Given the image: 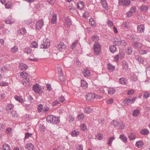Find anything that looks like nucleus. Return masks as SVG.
Segmentation results:
<instances>
[{
  "mask_svg": "<svg viewBox=\"0 0 150 150\" xmlns=\"http://www.w3.org/2000/svg\"><path fill=\"white\" fill-rule=\"evenodd\" d=\"M47 122L53 124H57L59 122L60 120L58 117L53 115H50L47 116L46 118Z\"/></svg>",
  "mask_w": 150,
  "mask_h": 150,
  "instance_id": "1",
  "label": "nucleus"
},
{
  "mask_svg": "<svg viewBox=\"0 0 150 150\" xmlns=\"http://www.w3.org/2000/svg\"><path fill=\"white\" fill-rule=\"evenodd\" d=\"M94 53L97 55L100 54L101 53V46L100 43L98 42H95L93 47Z\"/></svg>",
  "mask_w": 150,
  "mask_h": 150,
  "instance_id": "2",
  "label": "nucleus"
},
{
  "mask_svg": "<svg viewBox=\"0 0 150 150\" xmlns=\"http://www.w3.org/2000/svg\"><path fill=\"white\" fill-rule=\"evenodd\" d=\"M114 44L117 46L123 45L124 46L126 45L127 43L125 40H122L121 38L117 37L115 38L114 39Z\"/></svg>",
  "mask_w": 150,
  "mask_h": 150,
  "instance_id": "3",
  "label": "nucleus"
},
{
  "mask_svg": "<svg viewBox=\"0 0 150 150\" xmlns=\"http://www.w3.org/2000/svg\"><path fill=\"white\" fill-rule=\"evenodd\" d=\"M56 47L57 50L60 51H63L66 48V46L64 43L62 42H60L56 45Z\"/></svg>",
  "mask_w": 150,
  "mask_h": 150,
  "instance_id": "4",
  "label": "nucleus"
},
{
  "mask_svg": "<svg viewBox=\"0 0 150 150\" xmlns=\"http://www.w3.org/2000/svg\"><path fill=\"white\" fill-rule=\"evenodd\" d=\"M33 90L35 93L39 94H40L42 92L41 88L38 84H36L33 86Z\"/></svg>",
  "mask_w": 150,
  "mask_h": 150,
  "instance_id": "5",
  "label": "nucleus"
},
{
  "mask_svg": "<svg viewBox=\"0 0 150 150\" xmlns=\"http://www.w3.org/2000/svg\"><path fill=\"white\" fill-rule=\"evenodd\" d=\"M50 40L48 39L44 40L43 43H42L41 45V47L42 48H48L50 46Z\"/></svg>",
  "mask_w": 150,
  "mask_h": 150,
  "instance_id": "6",
  "label": "nucleus"
},
{
  "mask_svg": "<svg viewBox=\"0 0 150 150\" xmlns=\"http://www.w3.org/2000/svg\"><path fill=\"white\" fill-rule=\"evenodd\" d=\"M119 5L125 7L128 6L131 3V1L129 0H120L119 1Z\"/></svg>",
  "mask_w": 150,
  "mask_h": 150,
  "instance_id": "7",
  "label": "nucleus"
},
{
  "mask_svg": "<svg viewBox=\"0 0 150 150\" xmlns=\"http://www.w3.org/2000/svg\"><path fill=\"white\" fill-rule=\"evenodd\" d=\"M44 25V21L42 19H40L38 20L36 24V28L37 30H39L41 29Z\"/></svg>",
  "mask_w": 150,
  "mask_h": 150,
  "instance_id": "8",
  "label": "nucleus"
},
{
  "mask_svg": "<svg viewBox=\"0 0 150 150\" xmlns=\"http://www.w3.org/2000/svg\"><path fill=\"white\" fill-rule=\"evenodd\" d=\"M149 48V47H146L142 49H140L138 50V51L140 54H146L147 53Z\"/></svg>",
  "mask_w": 150,
  "mask_h": 150,
  "instance_id": "9",
  "label": "nucleus"
},
{
  "mask_svg": "<svg viewBox=\"0 0 150 150\" xmlns=\"http://www.w3.org/2000/svg\"><path fill=\"white\" fill-rule=\"evenodd\" d=\"M136 99V97H134L132 99H130L129 98H127L125 99L124 101L125 103L128 105H130L131 104L133 103Z\"/></svg>",
  "mask_w": 150,
  "mask_h": 150,
  "instance_id": "10",
  "label": "nucleus"
},
{
  "mask_svg": "<svg viewBox=\"0 0 150 150\" xmlns=\"http://www.w3.org/2000/svg\"><path fill=\"white\" fill-rule=\"evenodd\" d=\"M95 95L93 93H90L86 96V99L90 101L95 98Z\"/></svg>",
  "mask_w": 150,
  "mask_h": 150,
  "instance_id": "11",
  "label": "nucleus"
},
{
  "mask_svg": "<svg viewBox=\"0 0 150 150\" xmlns=\"http://www.w3.org/2000/svg\"><path fill=\"white\" fill-rule=\"evenodd\" d=\"M5 21L6 24H11L15 22V20L13 19L12 18L11 16H10V17L6 18Z\"/></svg>",
  "mask_w": 150,
  "mask_h": 150,
  "instance_id": "12",
  "label": "nucleus"
},
{
  "mask_svg": "<svg viewBox=\"0 0 150 150\" xmlns=\"http://www.w3.org/2000/svg\"><path fill=\"white\" fill-rule=\"evenodd\" d=\"M25 147L28 150H34L35 149L34 145L31 143L27 144L25 145Z\"/></svg>",
  "mask_w": 150,
  "mask_h": 150,
  "instance_id": "13",
  "label": "nucleus"
},
{
  "mask_svg": "<svg viewBox=\"0 0 150 150\" xmlns=\"http://www.w3.org/2000/svg\"><path fill=\"white\" fill-rule=\"evenodd\" d=\"M57 69L59 76L60 77V80L62 81H64L65 80V79L64 78H62V80H61V77L63 75V73L62 72L61 67L60 66H58V67Z\"/></svg>",
  "mask_w": 150,
  "mask_h": 150,
  "instance_id": "14",
  "label": "nucleus"
},
{
  "mask_svg": "<svg viewBox=\"0 0 150 150\" xmlns=\"http://www.w3.org/2000/svg\"><path fill=\"white\" fill-rule=\"evenodd\" d=\"M144 25H139L137 27V31L140 33L143 32L144 31Z\"/></svg>",
  "mask_w": 150,
  "mask_h": 150,
  "instance_id": "15",
  "label": "nucleus"
},
{
  "mask_svg": "<svg viewBox=\"0 0 150 150\" xmlns=\"http://www.w3.org/2000/svg\"><path fill=\"white\" fill-rule=\"evenodd\" d=\"M133 45L134 48L137 49L138 50L141 49L142 47V44L140 42H134Z\"/></svg>",
  "mask_w": 150,
  "mask_h": 150,
  "instance_id": "16",
  "label": "nucleus"
},
{
  "mask_svg": "<svg viewBox=\"0 0 150 150\" xmlns=\"http://www.w3.org/2000/svg\"><path fill=\"white\" fill-rule=\"evenodd\" d=\"M101 4L103 7L106 10L108 9V6L106 0H101Z\"/></svg>",
  "mask_w": 150,
  "mask_h": 150,
  "instance_id": "17",
  "label": "nucleus"
},
{
  "mask_svg": "<svg viewBox=\"0 0 150 150\" xmlns=\"http://www.w3.org/2000/svg\"><path fill=\"white\" fill-rule=\"evenodd\" d=\"M81 86L84 89H86L88 88V83L86 81L84 80H81Z\"/></svg>",
  "mask_w": 150,
  "mask_h": 150,
  "instance_id": "18",
  "label": "nucleus"
},
{
  "mask_svg": "<svg viewBox=\"0 0 150 150\" xmlns=\"http://www.w3.org/2000/svg\"><path fill=\"white\" fill-rule=\"evenodd\" d=\"M122 67L124 69L126 70L128 69V65L127 62L125 60H123L122 62Z\"/></svg>",
  "mask_w": 150,
  "mask_h": 150,
  "instance_id": "19",
  "label": "nucleus"
},
{
  "mask_svg": "<svg viewBox=\"0 0 150 150\" xmlns=\"http://www.w3.org/2000/svg\"><path fill=\"white\" fill-rule=\"evenodd\" d=\"M83 74L85 77H88L90 74V72L89 70L86 69L83 71Z\"/></svg>",
  "mask_w": 150,
  "mask_h": 150,
  "instance_id": "20",
  "label": "nucleus"
},
{
  "mask_svg": "<svg viewBox=\"0 0 150 150\" xmlns=\"http://www.w3.org/2000/svg\"><path fill=\"white\" fill-rule=\"evenodd\" d=\"M119 138L125 143L127 142V138L124 134H122L120 136Z\"/></svg>",
  "mask_w": 150,
  "mask_h": 150,
  "instance_id": "21",
  "label": "nucleus"
},
{
  "mask_svg": "<svg viewBox=\"0 0 150 150\" xmlns=\"http://www.w3.org/2000/svg\"><path fill=\"white\" fill-rule=\"evenodd\" d=\"M57 16L56 14L54 13L51 19L52 23L53 24L56 23L57 21Z\"/></svg>",
  "mask_w": 150,
  "mask_h": 150,
  "instance_id": "22",
  "label": "nucleus"
},
{
  "mask_svg": "<svg viewBox=\"0 0 150 150\" xmlns=\"http://www.w3.org/2000/svg\"><path fill=\"white\" fill-rule=\"evenodd\" d=\"M120 83L122 85H126L127 83V80L124 78H121L119 79Z\"/></svg>",
  "mask_w": 150,
  "mask_h": 150,
  "instance_id": "23",
  "label": "nucleus"
},
{
  "mask_svg": "<svg viewBox=\"0 0 150 150\" xmlns=\"http://www.w3.org/2000/svg\"><path fill=\"white\" fill-rule=\"evenodd\" d=\"M122 27L126 29H129L130 28L129 23V22L124 21L122 24Z\"/></svg>",
  "mask_w": 150,
  "mask_h": 150,
  "instance_id": "24",
  "label": "nucleus"
},
{
  "mask_svg": "<svg viewBox=\"0 0 150 150\" xmlns=\"http://www.w3.org/2000/svg\"><path fill=\"white\" fill-rule=\"evenodd\" d=\"M79 132L77 130H73L71 133V136L73 137L79 135Z\"/></svg>",
  "mask_w": 150,
  "mask_h": 150,
  "instance_id": "25",
  "label": "nucleus"
},
{
  "mask_svg": "<svg viewBox=\"0 0 150 150\" xmlns=\"http://www.w3.org/2000/svg\"><path fill=\"white\" fill-rule=\"evenodd\" d=\"M27 67L26 64L22 63L20 64L19 68L21 70H25L27 69Z\"/></svg>",
  "mask_w": 150,
  "mask_h": 150,
  "instance_id": "26",
  "label": "nucleus"
},
{
  "mask_svg": "<svg viewBox=\"0 0 150 150\" xmlns=\"http://www.w3.org/2000/svg\"><path fill=\"white\" fill-rule=\"evenodd\" d=\"M108 69L110 71H112L115 70V67L111 64H108L107 65Z\"/></svg>",
  "mask_w": 150,
  "mask_h": 150,
  "instance_id": "27",
  "label": "nucleus"
},
{
  "mask_svg": "<svg viewBox=\"0 0 150 150\" xmlns=\"http://www.w3.org/2000/svg\"><path fill=\"white\" fill-rule=\"evenodd\" d=\"M2 150H11V149L9 145L5 143L3 145Z\"/></svg>",
  "mask_w": 150,
  "mask_h": 150,
  "instance_id": "28",
  "label": "nucleus"
},
{
  "mask_svg": "<svg viewBox=\"0 0 150 150\" xmlns=\"http://www.w3.org/2000/svg\"><path fill=\"white\" fill-rule=\"evenodd\" d=\"M84 3L82 1H79L77 5V7L78 9L80 10L82 9L84 7Z\"/></svg>",
  "mask_w": 150,
  "mask_h": 150,
  "instance_id": "29",
  "label": "nucleus"
},
{
  "mask_svg": "<svg viewBox=\"0 0 150 150\" xmlns=\"http://www.w3.org/2000/svg\"><path fill=\"white\" fill-rule=\"evenodd\" d=\"M14 98L16 100L18 101L21 103H23L24 102V101L21 96H15Z\"/></svg>",
  "mask_w": 150,
  "mask_h": 150,
  "instance_id": "30",
  "label": "nucleus"
},
{
  "mask_svg": "<svg viewBox=\"0 0 150 150\" xmlns=\"http://www.w3.org/2000/svg\"><path fill=\"white\" fill-rule=\"evenodd\" d=\"M92 40L95 42H98L99 40V37L97 35H95L93 36L91 38Z\"/></svg>",
  "mask_w": 150,
  "mask_h": 150,
  "instance_id": "31",
  "label": "nucleus"
},
{
  "mask_svg": "<svg viewBox=\"0 0 150 150\" xmlns=\"http://www.w3.org/2000/svg\"><path fill=\"white\" fill-rule=\"evenodd\" d=\"M135 58L141 64L144 63V60L143 58L139 55H136Z\"/></svg>",
  "mask_w": 150,
  "mask_h": 150,
  "instance_id": "32",
  "label": "nucleus"
},
{
  "mask_svg": "<svg viewBox=\"0 0 150 150\" xmlns=\"http://www.w3.org/2000/svg\"><path fill=\"white\" fill-rule=\"evenodd\" d=\"M116 91L115 89L114 88L110 87L108 90V93L110 94H113Z\"/></svg>",
  "mask_w": 150,
  "mask_h": 150,
  "instance_id": "33",
  "label": "nucleus"
},
{
  "mask_svg": "<svg viewBox=\"0 0 150 150\" xmlns=\"http://www.w3.org/2000/svg\"><path fill=\"white\" fill-rule=\"evenodd\" d=\"M84 112L86 114H90L93 112V110L92 108L87 107L85 108Z\"/></svg>",
  "mask_w": 150,
  "mask_h": 150,
  "instance_id": "34",
  "label": "nucleus"
},
{
  "mask_svg": "<svg viewBox=\"0 0 150 150\" xmlns=\"http://www.w3.org/2000/svg\"><path fill=\"white\" fill-rule=\"evenodd\" d=\"M65 22L66 25L68 27H69L71 25V21L68 17H67L66 19Z\"/></svg>",
  "mask_w": 150,
  "mask_h": 150,
  "instance_id": "35",
  "label": "nucleus"
},
{
  "mask_svg": "<svg viewBox=\"0 0 150 150\" xmlns=\"http://www.w3.org/2000/svg\"><path fill=\"white\" fill-rule=\"evenodd\" d=\"M14 106L12 104H8L6 107V109L7 110L9 111L13 108Z\"/></svg>",
  "mask_w": 150,
  "mask_h": 150,
  "instance_id": "36",
  "label": "nucleus"
},
{
  "mask_svg": "<svg viewBox=\"0 0 150 150\" xmlns=\"http://www.w3.org/2000/svg\"><path fill=\"white\" fill-rule=\"evenodd\" d=\"M110 51L114 53L117 50V49L115 45L111 46L109 48Z\"/></svg>",
  "mask_w": 150,
  "mask_h": 150,
  "instance_id": "37",
  "label": "nucleus"
},
{
  "mask_svg": "<svg viewBox=\"0 0 150 150\" xmlns=\"http://www.w3.org/2000/svg\"><path fill=\"white\" fill-rule=\"evenodd\" d=\"M144 143L142 141H138L136 144V146L138 147H141L144 145Z\"/></svg>",
  "mask_w": 150,
  "mask_h": 150,
  "instance_id": "38",
  "label": "nucleus"
},
{
  "mask_svg": "<svg viewBox=\"0 0 150 150\" xmlns=\"http://www.w3.org/2000/svg\"><path fill=\"white\" fill-rule=\"evenodd\" d=\"M140 111L138 109H136L134 110L133 112L132 115L134 117L137 116L139 114Z\"/></svg>",
  "mask_w": 150,
  "mask_h": 150,
  "instance_id": "39",
  "label": "nucleus"
},
{
  "mask_svg": "<svg viewBox=\"0 0 150 150\" xmlns=\"http://www.w3.org/2000/svg\"><path fill=\"white\" fill-rule=\"evenodd\" d=\"M143 135H147L149 133V131L146 129H143L140 132Z\"/></svg>",
  "mask_w": 150,
  "mask_h": 150,
  "instance_id": "40",
  "label": "nucleus"
},
{
  "mask_svg": "<svg viewBox=\"0 0 150 150\" xmlns=\"http://www.w3.org/2000/svg\"><path fill=\"white\" fill-rule=\"evenodd\" d=\"M119 125L117 126L120 129H123L125 128V125H123L122 122H119Z\"/></svg>",
  "mask_w": 150,
  "mask_h": 150,
  "instance_id": "41",
  "label": "nucleus"
},
{
  "mask_svg": "<svg viewBox=\"0 0 150 150\" xmlns=\"http://www.w3.org/2000/svg\"><path fill=\"white\" fill-rule=\"evenodd\" d=\"M118 55L120 57V59H123L125 57V53L124 52L122 51H120Z\"/></svg>",
  "mask_w": 150,
  "mask_h": 150,
  "instance_id": "42",
  "label": "nucleus"
},
{
  "mask_svg": "<svg viewBox=\"0 0 150 150\" xmlns=\"http://www.w3.org/2000/svg\"><path fill=\"white\" fill-rule=\"evenodd\" d=\"M115 139V137H110L108 140V144L109 146L111 145L113 141Z\"/></svg>",
  "mask_w": 150,
  "mask_h": 150,
  "instance_id": "43",
  "label": "nucleus"
},
{
  "mask_svg": "<svg viewBox=\"0 0 150 150\" xmlns=\"http://www.w3.org/2000/svg\"><path fill=\"white\" fill-rule=\"evenodd\" d=\"M32 50L31 48L27 47L24 50V52L28 54L31 53Z\"/></svg>",
  "mask_w": 150,
  "mask_h": 150,
  "instance_id": "44",
  "label": "nucleus"
},
{
  "mask_svg": "<svg viewBox=\"0 0 150 150\" xmlns=\"http://www.w3.org/2000/svg\"><path fill=\"white\" fill-rule=\"evenodd\" d=\"M18 33L19 34H20L21 35H24L26 33V30L25 29L21 28L18 31Z\"/></svg>",
  "mask_w": 150,
  "mask_h": 150,
  "instance_id": "45",
  "label": "nucleus"
},
{
  "mask_svg": "<svg viewBox=\"0 0 150 150\" xmlns=\"http://www.w3.org/2000/svg\"><path fill=\"white\" fill-rule=\"evenodd\" d=\"M78 42V40L75 41L72 44L70 47V48L71 50H73L74 48L76 46V45L77 44Z\"/></svg>",
  "mask_w": 150,
  "mask_h": 150,
  "instance_id": "46",
  "label": "nucleus"
},
{
  "mask_svg": "<svg viewBox=\"0 0 150 150\" xmlns=\"http://www.w3.org/2000/svg\"><path fill=\"white\" fill-rule=\"evenodd\" d=\"M39 129L40 131L44 132L46 130V127L43 125H40L39 126Z\"/></svg>",
  "mask_w": 150,
  "mask_h": 150,
  "instance_id": "47",
  "label": "nucleus"
},
{
  "mask_svg": "<svg viewBox=\"0 0 150 150\" xmlns=\"http://www.w3.org/2000/svg\"><path fill=\"white\" fill-rule=\"evenodd\" d=\"M31 45L32 47L35 48H37L38 45V43L35 41L32 42Z\"/></svg>",
  "mask_w": 150,
  "mask_h": 150,
  "instance_id": "48",
  "label": "nucleus"
},
{
  "mask_svg": "<svg viewBox=\"0 0 150 150\" xmlns=\"http://www.w3.org/2000/svg\"><path fill=\"white\" fill-rule=\"evenodd\" d=\"M21 76H22V77L25 79L28 78V74L26 72H25V73L23 72H22L21 73Z\"/></svg>",
  "mask_w": 150,
  "mask_h": 150,
  "instance_id": "49",
  "label": "nucleus"
},
{
  "mask_svg": "<svg viewBox=\"0 0 150 150\" xmlns=\"http://www.w3.org/2000/svg\"><path fill=\"white\" fill-rule=\"evenodd\" d=\"M113 101L114 99L112 98H110L106 101V103L108 104H111L113 103Z\"/></svg>",
  "mask_w": 150,
  "mask_h": 150,
  "instance_id": "50",
  "label": "nucleus"
},
{
  "mask_svg": "<svg viewBox=\"0 0 150 150\" xmlns=\"http://www.w3.org/2000/svg\"><path fill=\"white\" fill-rule=\"evenodd\" d=\"M126 53L128 55L131 54L132 52V49L131 47H128L126 50Z\"/></svg>",
  "mask_w": 150,
  "mask_h": 150,
  "instance_id": "51",
  "label": "nucleus"
},
{
  "mask_svg": "<svg viewBox=\"0 0 150 150\" xmlns=\"http://www.w3.org/2000/svg\"><path fill=\"white\" fill-rule=\"evenodd\" d=\"M11 50L13 53H15L17 52L18 50V48L16 46H14L11 49Z\"/></svg>",
  "mask_w": 150,
  "mask_h": 150,
  "instance_id": "52",
  "label": "nucleus"
},
{
  "mask_svg": "<svg viewBox=\"0 0 150 150\" xmlns=\"http://www.w3.org/2000/svg\"><path fill=\"white\" fill-rule=\"evenodd\" d=\"M129 137L130 140H133L136 138V137L133 133L129 134L128 136Z\"/></svg>",
  "mask_w": 150,
  "mask_h": 150,
  "instance_id": "53",
  "label": "nucleus"
},
{
  "mask_svg": "<svg viewBox=\"0 0 150 150\" xmlns=\"http://www.w3.org/2000/svg\"><path fill=\"white\" fill-rule=\"evenodd\" d=\"M5 6L6 8H11L12 6V4L11 2H8L5 4Z\"/></svg>",
  "mask_w": 150,
  "mask_h": 150,
  "instance_id": "54",
  "label": "nucleus"
},
{
  "mask_svg": "<svg viewBox=\"0 0 150 150\" xmlns=\"http://www.w3.org/2000/svg\"><path fill=\"white\" fill-rule=\"evenodd\" d=\"M8 83L7 82L3 81L0 82V86H7L8 85Z\"/></svg>",
  "mask_w": 150,
  "mask_h": 150,
  "instance_id": "55",
  "label": "nucleus"
},
{
  "mask_svg": "<svg viewBox=\"0 0 150 150\" xmlns=\"http://www.w3.org/2000/svg\"><path fill=\"white\" fill-rule=\"evenodd\" d=\"M80 127L81 129L83 131H85L86 129V126L85 124H81Z\"/></svg>",
  "mask_w": 150,
  "mask_h": 150,
  "instance_id": "56",
  "label": "nucleus"
},
{
  "mask_svg": "<svg viewBox=\"0 0 150 150\" xmlns=\"http://www.w3.org/2000/svg\"><path fill=\"white\" fill-rule=\"evenodd\" d=\"M112 125H113L115 127H117L119 125V122L116 120H113L111 122Z\"/></svg>",
  "mask_w": 150,
  "mask_h": 150,
  "instance_id": "57",
  "label": "nucleus"
},
{
  "mask_svg": "<svg viewBox=\"0 0 150 150\" xmlns=\"http://www.w3.org/2000/svg\"><path fill=\"white\" fill-rule=\"evenodd\" d=\"M89 23L93 26L95 25V22L94 20L92 18H91L90 19Z\"/></svg>",
  "mask_w": 150,
  "mask_h": 150,
  "instance_id": "58",
  "label": "nucleus"
},
{
  "mask_svg": "<svg viewBox=\"0 0 150 150\" xmlns=\"http://www.w3.org/2000/svg\"><path fill=\"white\" fill-rule=\"evenodd\" d=\"M140 9L144 11H146L148 9V7L146 6H141L140 8Z\"/></svg>",
  "mask_w": 150,
  "mask_h": 150,
  "instance_id": "59",
  "label": "nucleus"
},
{
  "mask_svg": "<svg viewBox=\"0 0 150 150\" xmlns=\"http://www.w3.org/2000/svg\"><path fill=\"white\" fill-rule=\"evenodd\" d=\"M12 130V129L11 128H7L5 130V133L7 134H9L11 132Z\"/></svg>",
  "mask_w": 150,
  "mask_h": 150,
  "instance_id": "60",
  "label": "nucleus"
},
{
  "mask_svg": "<svg viewBox=\"0 0 150 150\" xmlns=\"http://www.w3.org/2000/svg\"><path fill=\"white\" fill-rule=\"evenodd\" d=\"M150 96V94L149 92L145 91L144 93V97L146 98L149 97Z\"/></svg>",
  "mask_w": 150,
  "mask_h": 150,
  "instance_id": "61",
  "label": "nucleus"
},
{
  "mask_svg": "<svg viewBox=\"0 0 150 150\" xmlns=\"http://www.w3.org/2000/svg\"><path fill=\"white\" fill-rule=\"evenodd\" d=\"M89 16V13L87 11H86L83 13V16L84 18H87Z\"/></svg>",
  "mask_w": 150,
  "mask_h": 150,
  "instance_id": "62",
  "label": "nucleus"
},
{
  "mask_svg": "<svg viewBox=\"0 0 150 150\" xmlns=\"http://www.w3.org/2000/svg\"><path fill=\"white\" fill-rule=\"evenodd\" d=\"M32 135V133H30L29 132H26L25 134V139H27L29 138V137H30Z\"/></svg>",
  "mask_w": 150,
  "mask_h": 150,
  "instance_id": "63",
  "label": "nucleus"
},
{
  "mask_svg": "<svg viewBox=\"0 0 150 150\" xmlns=\"http://www.w3.org/2000/svg\"><path fill=\"white\" fill-rule=\"evenodd\" d=\"M6 128V126L4 124H1L0 126V129L1 130L3 131Z\"/></svg>",
  "mask_w": 150,
  "mask_h": 150,
  "instance_id": "64",
  "label": "nucleus"
}]
</instances>
